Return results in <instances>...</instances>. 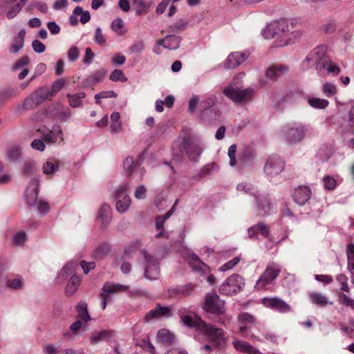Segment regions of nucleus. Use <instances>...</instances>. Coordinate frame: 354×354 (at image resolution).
<instances>
[{"label":"nucleus","mask_w":354,"mask_h":354,"mask_svg":"<svg viewBox=\"0 0 354 354\" xmlns=\"http://www.w3.org/2000/svg\"><path fill=\"white\" fill-rule=\"evenodd\" d=\"M295 27L292 19H280L268 24L262 30V35L266 39H275L278 46H285L293 42Z\"/></svg>","instance_id":"nucleus-1"},{"label":"nucleus","mask_w":354,"mask_h":354,"mask_svg":"<svg viewBox=\"0 0 354 354\" xmlns=\"http://www.w3.org/2000/svg\"><path fill=\"white\" fill-rule=\"evenodd\" d=\"M243 74H240L234 77L232 81L223 88V93L234 102H247L250 101L254 93L253 89L248 88L242 89L240 80Z\"/></svg>","instance_id":"nucleus-2"},{"label":"nucleus","mask_w":354,"mask_h":354,"mask_svg":"<svg viewBox=\"0 0 354 354\" xmlns=\"http://www.w3.org/2000/svg\"><path fill=\"white\" fill-rule=\"evenodd\" d=\"M307 128L299 122L286 125L281 131V136L284 141L289 145H296L301 142L305 138Z\"/></svg>","instance_id":"nucleus-3"},{"label":"nucleus","mask_w":354,"mask_h":354,"mask_svg":"<svg viewBox=\"0 0 354 354\" xmlns=\"http://www.w3.org/2000/svg\"><path fill=\"white\" fill-rule=\"evenodd\" d=\"M236 189L246 194H252L257 203V210L259 214L266 215L269 213L272 205L267 196L256 194L255 188L250 183H241L237 185Z\"/></svg>","instance_id":"nucleus-4"},{"label":"nucleus","mask_w":354,"mask_h":354,"mask_svg":"<svg viewBox=\"0 0 354 354\" xmlns=\"http://www.w3.org/2000/svg\"><path fill=\"white\" fill-rule=\"evenodd\" d=\"M326 51L327 48L325 46H319L313 49L305 59L306 66L307 68L315 66L318 73H322L329 59Z\"/></svg>","instance_id":"nucleus-5"},{"label":"nucleus","mask_w":354,"mask_h":354,"mask_svg":"<svg viewBox=\"0 0 354 354\" xmlns=\"http://www.w3.org/2000/svg\"><path fill=\"white\" fill-rule=\"evenodd\" d=\"M39 183L38 178H34L30 181L26 190V199L29 205H37L38 211L41 214H46L49 209L48 204L42 200L37 202Z\"/></svg>","instance_id":"nucleus-6"},{"label":"nucleus","mask_w":354,"mask_h":354,"mask_svg":"<svg viewBox=\"0 0 354 354\" xmlns=\"http://www.w3.org/2000/svg\"><path fill=\"white\" fill-rule=\"evenodd\" d=\"M245 287V281L238 274H232L221 284L219 291L225 295H234L241 292Z\"/></svg>","instance_id":"nucleus-7"},{"label":"nucleus","mask_w":354,"mask_h":354,"mask_svg":"<svg viewBox=\"0 0 354 354\" xmlns=\"http://www.w3.org/2000/svg\"><path fill=\"white\" fill-rule=\"evenodd\" d=\"M281 271L280 266L276 263L269 264L261 276L257 281L255 288L257 290H264L266 286L274 283Z\"/></svg>","instance_id":"nucleus-8"},{"label":"nucleus","mask_w":354,"mask_h":354,"mask_svg":"<svg viewBox=\"0 0 354 354\" xmlns=\"http://www.w3.org/2000/svg\"><path fill=\"white\" fill-rule=\"evenodd\" d=\"M203 309L209 313L221 315L225 310V303L217 295L207 294Z\"/></svg>","instance_id":"nucleus-9"},{"label":"nucleus","mask_w":354,"mask_h":354,"mask_svg":"<svg viewBox=\"0 0 354 354\" xmlns=\"http://www.w3.org/2000/svg\"><path fill=\"white\" fill-rule=\"evenodd\" d=\"M200 332L206 335L215 346L223 347L225 345V334L221 328L205 323V327H203Z\"/></svg>","instance_id":"nucleus-10"},{"label":"nucleus","mask_w":354,"mask_h":354,"mask_svg":"<svg viewBox=\"0 0 354 354\" xmlns=\"http://www.w3.org/2000/svg\"><path fill=\"white\" fill-rule=\"evenodd\" d=\"M142 254L145 259V277L149 280H156L158 278L160 271L158 262L157 259L152 255L143 250Z\"/></svg>","instance_id":"nucleus-11"},{"label":"nucleus","mask_w":354,"mask_h":354,"mask_svg":"<svg viewBox=\"0 0 354 354\" xmlns=\"http://www.w3.org/2000/svg\"><path fill=\"white\" fill-rule=\"evenodd\" d=\"M128 185H122L120 187L115 194L116 201V209L120 213H124L129 209L131 201L127 194Z\"/></svg>","instance_id":"nucleus-12"},{"label":"nucleus","mask_w":354,"mask_h":354,"mask_svg":"<svg viewBox=\"0 0 354 354\" xmlns=\"http://www.w3.org/2000/svg\"><path fill=\"white\" fill-rule=\"evenodd\" d=\"M180 322L183 325L195 328L198 331L205 327V322L194 313H183L180 315Z\"/></svg>","instance_id":"nucleus-13"},{"label":"nucleus","mask_w":354,"mask_h":354,"mask_svg":"<svg viewBox=\"0 0 354 354\" xmlns=\"http://www.w3.org/2000/svg\"><path fill=\"white\" fill-rule=\"evenodd\" d=\"M239 330L244 333L243 336L251 339H257V337L248 331L254 325L255 319L251 315L243 313L239 316Z\"/></svg>","instance_id":"nucleus-14"},{"label":"nucleus","mask_w":354,"mask_h":354,"mask_svg":"<svg viewBox=\"0 0 354 354\" xmlns=\"http://www.w3.org/2000/svg\"><path fill=\"white\" fill-rule=\"evenodd\" d=\"M171 315V309L169 306H162L158 304L156 308L151 309L145 317L146 322L169 317Z\"/></svg>","instance_id":"nucleus-15"},{"label":"nucleus","mask_w":354,"mask_h":354,"mask_svg":"<svg viewBox=\"0 0 354 354\" xmlns=\"http://www.w3.org/2000/svg\"><path fill=\"white\" fill-rule=\"evenodd\" d=\"M187 260L193 270L198 274H204L210 272L209 267L203 263L194 253H189Z\"/></svg>","instance_id":"nucleus-16"},{"label":"nucleus","mask_w":354,"mask_h":354,"mask_svg":"<svg viewBox=\"0 0 354 354\" xmlns=\"http://www.w3.org/2000/svg\"><path fill=\"white\" fill-rule=\"evenodd\" d=\"M66 85L64 78H59L54 81L50 89L41 88L38 91V95L43 99H46L50 96H53L61 91Z\"/></svg>","instance_id":"nucleus-17"},{"label":"nucleus","mask_w":354,"mask_h":354,"mask_svg":"<svg viewBox=\"0 0 354 354\" xmlns=\"http://www.w3.org/2000/svg\"><path fill=\"white\" fill-rule=\"evenodd\" d=\"M283 169L284 163L281 159L270 158L264 167V171L268 176H275L279 174Z\"/></svg>","instance_id":"nucleus-18"},{"label":"nucleus","mask_w":354,"mask_h":354,"mask_svg":"<svg viewBox=\"0 0 354 354\" xmlns=\"http://www.w3.org/2000/svg\"><path fill=\"white\" fill-rule=\"evenodd\" d=\"M262 303L266 307L275 309L282 313L288 312L290 310V307L288 304L277 297L263 298Z\"/></svg>","instance_id":"nucleus-19"},{"label":"nucleus","mask_w":354,"mask_h":354,"mask_svg":"<svg viewBox=\"0 0 354 354\" xmlns=\"http://www.w3.org/2000/svg\"><path fill=\"white\" fill-rule=\"evenodd\" d=\"M42 137L48 143L54 144L60 138L64 140L63 132L59 126H53L51 130H44L42 132Z\"/></svg>","instance_id":"nucleus-20"},{"label":"nucleus","mask_w":354,"mask_h":354,"mask_svg":"<svg viewBox=\"0 0 354 354\" xmlns=\"http://www.w3.org/2000/svg\"><path fill=\"white\" fill-rule=\"evenodd\" d=\"M311 192L307 186H299L296 188L292 194L295 202L299 205H304L310 197Z\"/></svg>","instance_id":"nucleus-21"},{"label":"nucleus","mask_w":354,"mask_h":354,"mask_svg":"<svg viewBox=\"0 0 354 354\" xmlns=\"http://www.w3.org/2000/svg\"><path fill=\"white\" fill-rule=\"evenodd\" d=\"M181 38L176 35H169L162 39L158 41V44L162 46L165 48L169 50H176L180 46Z\"/></svg>","instance_id":"nucleus-22"},{"label":"nucleus","mask_w":354,"mask_h":354,"mask_svg":"<svg viewBox=\"0 0 354 354\" xmlns=\"http://www.w3.org/2000/svg\"><path fill=\"white\" fill-rule=\"evenodd\" d=\"M248 58V55L244 53H232L227 57L226 64L228 68H235L243 63Z\"/></svg>","instance_id":"nucleus-23"},{"label":"nucleus","mask_w":354,"mask_h":354,"mask_svg":"<svg viewBox=\"0 0 354 354\" xmlns=\"http://www.w3.org/2000/svg\"><path fill=\"white\" fill-rule=\"evenodd\" d=\"M26 34V30L22 29L19 31L17 36H16L12 39V44L9 48V50L11 53H17L23 48Z\"/></svg>","instance_id":"nucleus-24"},{"label":"nucleus","mask_w":354,"mask_h":354,"mask_svg":"<svg viewBox=\"0 0 354 354\" xmlns=\"http://www.w3.org/2000/svg\"><path fill=\"white\" fill-rule=\"evenodd\" d=\"M129 286L119 283H105L102 287V292L109 296V294L117 293L129 290Z\"/></svg>","instance_id":"nucleus-25"},{"label":"nucleus","mask_w":354,"mask_h":354,"mask_svg":"<svg viewBox=\"0 0 354 354\" xmlns=\"http://www.w3.org/2000/svg\"><path fill=\"white\" fill-rule=\"evenodd\" d=\"M75 310L77 313V319L82 321L84 323H87L91 320L86 302L80 301L75 306Z\"/></svg>","instance_id":"nucleus-26"},{"label":"nucleus","mask_w":354,"mask_h":354,"mask_svg":"<svg viewBox=\"0 0 354 354\" xmlns=\"http://www.w3.org/2000/svg\"><path fill=\"white\" fill-rule=\"evenodd\" d=\"M194 290V286L192 283H188L185 286L171 288L169 292L171 296H188L193 292Z\"/></svg>","instance_id":"nucleus-27"},{"label":"nucleus","mask_w":354,"mask_h":354,"mask_svg":"<svg viewBox=\"0 0 354 354\" xmlns=\"http://www.w3.org/2000/svg\"><path fill=\"white\" fill-rule=\"evenodd\" d=\"M111 208L108 205H104L101 207L99 210L97 220L103 225H106L109 223L111 218Z\"/></svg>","instance_id":"nucleus-28"},{"label":"nucleus","mask_w":354,"mask_h":354,"mask_svg":"<svg viewBox=\"0 0 354 354\" xmlns=\"http://www.w3.org/2000/svg\"><path fill=\"white\" fill-rule=\"evenodd\" d=\"M111 132L118 133L123 130V125L120 121V115L118 112L114 111L111 115Z\"/></svg>","instance_id":"nucleus-29"},{"label":"nucleus","mask_w":354,"mask_h":354,"mask_svg":"<svg viewBox=\"0 0 354 354\" xmlns=\"http://www.w3.org/2000/svg\"><path fill=\"white\" fill-rule=\"evenodd\" d=\"M288 68L286 66L270 67L266 71V76L270 79H277L286 74Z\"/></svg>","instance_id":"nucleus-30"},{"label":"nucleus","mask_w":354,"mask_h":354,"mask_svg":"<svg viewBox=\"0 0 354 354\" xmlns=\"http://www.w3.org/2000/svg\"><path fill=\"white\" fill-rule=\"evenodd\" d=\"M59 164L54 159L47 160L42 165L43 173L46 175H53L58 171Z\"/></svg>","instance_id":"nucleus-31"},{"label":"nucleus","mask_w":354,"mask_h":354,"mask_svg":"<svg viewBox=\"0 0 354 354\" xmlns=\"http://www.w3.org/2000/svg\"><path fill=\"white\" fill-rule=\"evenodd\" d=\"M81 279L76 276L73 275L68 282L67 283L66 287V292L69 295H73L78 289V287L80 284Z\"/></svg>","instance_id":"nucleus-32"},{"label":"nucleus","mask_w":354,"mask_h":354,"mask_svg":"<svg viewBox=\"0 0 354 354\" xmlns=\"http://www.w3.org/2000/svg\"><path fill=\"white\" fill-rule=\"evenodd\" d=\"M69 104L73 108H77L82 105V100L86 97V93L84 92L75 93L73 95L67 94Z\"/></svg>","instance_id":"nucleus-33"},{"label":"nucleus","mask_w":354,"mask_h":354,"mask_svg":"<svg viewBox=\"0 0 354 354\" xmlns=\"http://www.w3.org/2000/svg\"><path fill=\"white\" fill-rule=\"evenodd\" d=\"M111 30L118 36H123L126 33L124 22L121 18H116L111 24Z\"/></svg>","instance_id":"nucleus-34"},{"label":"nucleus","mask_w":354,"mask_h":354,"mask_svg":"<svg viewBox=\"0 0 354 354\" xmlns=\"http://www.w3.org/2000/svg\"><path fill=\"white\" fill-rule=\"evenodd\" d=\"M157 339L162 343L169 344L174 339V335L169 330L162 328L158 332Z\"/></svg>","instance_id":"nucleus-35"},{"label":"nucleus","mask_w":354,"mask_h":354,"mask_svg":"<svg viewBox=\"0 0 354 354\" xmlns=\"http://www.w3.org/2000/svg\"><path fill=\"white\" fill-rule=\"evenodd\" d=\"M308 102L310 106L315 109H325L329 104L327 100L318 97L309 98Z\"/></svg>","instance_id":"nucleus-36"},{"label":"nucleus","mask_w":354,"mask_h":354,"mask_svg":"<svg viewBox=\"0 0 354 354\" xmlns=\"http://www.w3.org/2000/svg\"><path fill=\"white\" fill-rule=\"evenodd\" d=\"M77 265L74 262L68 263L59 272L58 277L62 279H64L68 275L73 274L75 269L77 268Z\"/></svg>","instance_id":"nucleus-37"},{"label":"nucleus","mask_w":354,"mask_h":354,"mask_svg":"<svg viewBox=\"0 0 354 354\" xmlns=\"http://www.w3.org/2000/svg\"><path fill=\"white\" fill-rule=\"evenodd\" d=\"M109 337V332L106 330L93 333L91 336V342L93 344H97L101 341Z\"/></svg>","instance_id":"nucleus-38"},{"label":"nucleus","mask_w":354,"mask_h":354,"mask_svg":"<svg viewBox=\"0 0 354 354\" xmlns=\"http://www.w3.org/2000/svg\"><path fill=\"white\" fill-rule=\"evenodd\" d=\"M75 15H80V22L82 24H86L91 19V15L88 11L84 10L80 6L75 8L73 10Z\"/></svg>","instance_id":"nucleus-39"},{"label":"nucleus","mask_w":354,"mask_h":354,"mask_svg":"<svg viewBox=\"0 0 354 354\" xmlns=\"http://www.w3.org/2000/svg\"><path fill=\"white\" fill-rule=\"evenodd\" d=\"M347 258L348 268L354 274V245L348 244L347 245Z\"/></svg>","instance_id":"nucleus-40"},{"label":"nucleus","mask_w":354,"mask_h":354,"mask_svg":"<svg viewBox=\"0 0 354 354\" xmlns=\"http://www.w3.org/2000/svg\"><path fill=\"white\" fill-rule=\"evenodd\" d=\"M312 303L319 305L325 306L328 303V299L322 294L319 292H313L310 294Z\"/></svg>","instance_id":"nucleus-41"},{"label":"nucleus","mask_w":354,"mask_h":354,"mask_svg":"<svg viewBox=\"0 0 354 354\" xmlns=\"http://www.w3.org/2000/svg\"><path fill=\"white\" fill-rule=\"evenodd\" d=\"M93 39L95 42L100 46H103L106 43V39L102 33V28L97 27L95 30Z\"/></svg>","instance_id":"nucleus-42"},{"label":"nucleus","mask_w":354,"mask_h":354,"mask_svg":"<svg viewBox=\"0 0 354 354\" xmlns=\"http://www.w3.org/2000/svg\"><path fill=\"white\" fill-rule=\"evenodd\" d=\"M44 354H63L64 350L57 344H48L44 347Z\"/></svg>","instance_id":"nucleus-43"},{"label":"nucleus","mask_w":354,"mask_h":354,"mask_svg":"<svg viewBox=\"0 0 354 354\" xmlns=\"http://www.w3.org/2000/svg\"><path fill=\"white\" fill-rule=\"evenodd\" d=\"M322 91L323 93L326 95V96L330 97L337 93V88L335 84L326 82L324 84Z\"/></svg>","instance_id":"nucleus-44"},{"label":"nucleus","mask_w":354,"mask_h":354,"mask_svg":"<svg viewBox=\"0 0 354 354\" xmlns=\"http://www.w3.org/2000/svg\"><path fill=\"white\" fill-rule=\"evenodd\" d=\"M240 261L241 257L237 256L221 266L219 268V270L221 272H226L230 270L235 267L240 262Z\"/></svg>","instance_id":"nucleus-45"},{"label":"nucleus","mask_w":354,"mask_h":354,"mask_svg":"<svg viewBox=\"0 0 354 354\" xmlns=\"http://www.w3.org/2000/svg\"><path fill=\"white\" fill-rule=\"evenodd\" d=\"M109 78L113 82L120 81L122 82H125L127 81V77L124 75V73L119 69L114 70L110 75Z\"/></svg>","instance_id":"nucleus-46"},{"label":"nucleus","mask_w":354,"mask_h":354,"mask_svg":"<svg viewBox=\"0 0 354 354\" xmlns=\"http://www.w3.org/2000/svg\"><path fill=\"white\" fill-rule=\"evenodd\" d=\"M323 183L324 188L328 190L334 189L337 186L336 180L330 176H326L323 178Z\"/></svg>","instance_id":"nucleus-47"},{"label":"nucleus","mask_w":354,"mask_h":354,"mask_svg":"<svg viewBox=\"0 0 354 354\" xmlns=\"http://www.w3.org/2000/svg\"><path fill=\"white\" fill-rule=\"evenodd\" d=\"M12 240L14 244L21 246L25 243L26 241V235L24 232H18L14 234Z\"/></svg>","instance_id":"nucleus-48"},{"label":"nucleus","mask_w":354,"mask_h":354,"mask_svg":"<svg viewBox=\"0 0 354 354\" xmlns=\"http://www.w3.org/2000/svg\"><path fill=\"white\" fill-rule=\"evenodd\" d=\"M324 70H326L328 74L333 75H337L340 73V68L338 66L330 62L329 59L327 61Z\"/></svg>","instance_id":"nucleus-49"},{"label":"nucleus","mask_w":354,"mask_h":354,"mask_svg":"<svg viewBox=\"0 0 354 354\" xmlns=\"http://www.w3.org/2000/svg\"><path fill=\"white\" fill-rule=\"evenodd\" d=\"M109 247L106 244H102L97 247L95 252V257L102 259L109 253Z\"/></svg>","instance_id":"nucleus-50"},{"label":"nucleus","mask_w":354,"mask_h":354,"mask_svg":"<svg viewBox=\"0 0 354 354\" xmlns=\"http://www.w3.org/2000/svg\"><path fill=\"white\" fill-rule=\"evenodd\" d=\"M174 206L171 208V212L167 213L165 216H160L156 218V226L158 230H160L163 227L164 223L167 218H168L174 212Z\"/></svg>","instance_id":"nucleus-51"},{"label":"nucleus","mask_w":354,"mask_h":354,"mask_svg":"<svg viewBox=\"0 0 354 354\" xmlns=\"http://www.w3.org/2000/svg\"><path fill=\"white\" fill-rule=\"evenodd\" d=\"M117 94L113 91H103L95 95L96 103L100 104V100L102 98L116 97Z\"/></svg>","instance_id":"nucleus-52"},{"label":"nucleus","mask_w":354,"mask_h":354,"mask_svg":"<svg viewBox=\"0 0 354 354\" xmlns=\"http://www.w3.org/2000/svg\"><path fill=\"white\" fill-rule=\"evenodd\" d=\"M67 57L70 62H75L80 57V50L77 47H71L67 52Z\"/></svg>","instance_id":"nucleus-53"},{"label":"nucleus","mask_w":354,"mask_h":354,"mask_svg":"<svg viewBox=\"0 0 354 354\" xmlns=\"http://www.w3.org/2000/svg\"><path fill=\"white\" fill-rule=\"evenodd\" d=\"M236 151V146L235 145H232L228 148V156L230 158V165L231 167H234L236 164L235 158Z\"/></svg>","instance_id":"nucleus-54"},{"label":"nucleus","mask_w":354,"mask_h":354,"mask_svg":"<svg viewBox=\"0 0 354 354\" xmlns=\"http://www.w3.org/2000/svg\"><path fill=\"white\" fill-rule=\"evenodd\" d=\"M145 49V45L143 41H138L135 42L131 47L130 50L132 53H141Z\"/></svg>","instance_id":"nucleus-55"},{"label":"nucleus","mask_w":354,"mask_h":354,"mask_svg":"<svg viewBox=\"0 0 354 354\" xmlns=\"http://www.w3.org/2000/svg\"><path fill=\"white\" fill-rule=\"evenodd\" d=\"M134 159L131 157H127L123 163L124 169L128 173H131L134 168Z\"/></svg>","instance_id":"nucleus-56"},{"label":"nucleus","mask_w":354,"mask_h":354,"mask_svg":"<svg viewBox=\"0 0 354 354\" xmlns=\"http://www.w3.org/2000/svg\"><path fill=\"white\" fill-rule=\"evenodd\" d=\"M32 46L35 52L37 53H44L46 49L45 45L38 39H35L32 41Z\"/></svg>","instance_id":"nucleus-57"},{"label":"nucleus","mask_w":354,"mask_h":354,"mask_svg":"<svg viewBox=\"0 0 354 354\" xmlns=\"http://www.w3.org/2000/svg\"><path fill=\"white\" fill-rule=\"evenodd\" d=\"M21 5L15 4L6 12V16L8 19L14 18L21 10Z\"/></svg>","instance_id":"nucleus-58"},{"label":"nucleus","mask_w":354,"mask_h":354,"mask_svg":"<svg viewBox=\"0 0 354 354\" xmlns=\"http://www.w3.org/2000/svg\"><path fill=\"white\" fill-rule=\"evenodd\" d=\"M80 266L84 271V273L87 274L91 270H94L95 268V263L94 262H86L85 261H82L80 262Z\"/></svg>","instance_id":"nucleus-59"},{"label":"nucleus","mask_w":354,"mask_h":354,"mask_svg":"<svg viewBox=\"0 0 354 354\" xmlns=\"http://www.w3.org/2000/svg\"><path fill=\"white\" fill-rule=\"evenodd\" d=\"M147 189L144 185H139L136 188L134 196L137 199H142L145 197Z\"/></svg>","instance_id":"nucleus-60"},{"label":"nucleus","mask_w":354,"mask_h":354,"mask_svg":"<svg viewBox=\"0 0 354 354\" xmlns=\"http://www.w3.org/2000/svg\"><path fill=\"white\" fill-rule=\"evenodd\" d=\"M337 280L340 283V289L348 292L349 288L347 284V277L344 274H339L337 277Z\"/></svg>","instance_id":"nucleus-61"},{"label":"nucleus","mask_w":354,"mask_h":354,"mask_svg":"<svg viewBox=\"0 0 354 354\" xmlns=\"http://www.w3.org/2000/svg\"><path fill=\"white\" fill-rule=\"evenodd\" d=\"M94 58V54L90 48H86L85 50V55L83 59V62L85 64H90L92 63Z\"/></svg>","instance_id":"nucleus-62"},{"label":"nucleus","mask_w":354,"mask_h":354,"mask_svg":"<svg viewBox=\"0 0 354 354\" xmlns=\"http://www.w3.org/2000/svg\"><path fill=\"white\" fill-rule=\"evenodd\" d=\"M68 0H56L53 4V9L55 10H61L68 6Z\"/></svg>","instance_id":"nucleus-63"},{"label":"nucleus","mask_w":354,"mask_h":354,"mask_svg":"<svg viewBox=\"0 0 354 354\" xmlns=\"http://www.w3.org/2000/svg\"><path fill=\"white\" fill-rule=\"evenodd\" d=\"M171 0H162L156 7V12L158 15L164 13Z\"/></svg>","instance_id":"nucleus-64"}]
</instances>
